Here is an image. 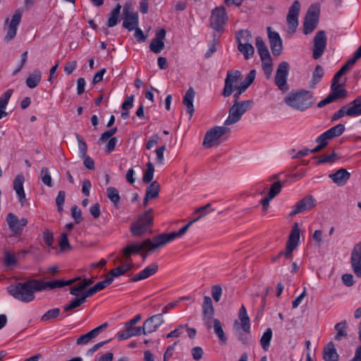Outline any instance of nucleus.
I'll return each instance as SVG.
<instances>
[{"label":"nucleus","instance_id":"obj_13","mask_svg":"<svg viewBox=\"0 0 361 361\" xmlns=\"http://www.w3.org/2000/svg\"><path fill=\"white\" fill-rule=\"evenodd\" d=\"M289 72V64L286 61L281 62L277 68L275 75V84L282 92H287L289 89L287 79Z\"/></svg>","mask_w":361,"mask_h":361},{"label":"nucleus","instance_id":"obj_17","mask_svg":"<svg viewBox=\"0 0 361 361\" xmlns=\"http://www.w3.org/2000/svg\"><path fill=\"white\" fill-rule=\"evenodd\" d=\"M241 76L240 71H228L226 73V78L224 81V87L222 92V95L224 97L231 96L235 90V84L238 81Z\"/></svg>","mask_w":361,"mask_h":361},{"label":"nucleus","instance_id":"obj_58","mask_svg":"<svg viewBox=\"0 0 361 361\" xmlns=\"http://www.w3.org/2000/svg\"><path fill=\"white\" fill-rule=\"evenodd\" d=\"M71 216L76 224L80 223L82 220V212L77 205H73L71 207Z\"/></svg>","mask_w":361,"mask_h":361},{"label":"nucleus","instance_id":"obj_62","mask_svg":"<svg viewBox=\"0 0 361 361\" xmlns=\"http://www.w3.org/2000/svg\"><path fill=\"white\" fill-rule=\"evenodd\" d=\"M43 239H44L45 244L47 246L51 247L54 243L53 233L48 229L44 230L43 231Z\"/></svg>","mask_w":361,"mask_h":361},{"label":"nucleus","instance_id":"obj_32","mask_svg":"<svg viewBox=\"0 0 361 361\" xmlns=\"http://www.w3.org/2000/svg\"><path fill=\"white\" fill-rule=\"evenodd\" d=\"M6 222L13 235H20V227L18 226V219L14 214L10 212L7 214Z\"/></svg>","mask_w":361,"mask_h":361},{"label":"nucleus","instance_id":"obj_27","mask_svg":"<svg viewBox=\"0 0 361 361\" xmlns=\"http://www.w3.org/2000/svg\"><path fill=\"white\" fill-rule=\"evenodd\" d=\"M159 269V266L157 263H152L145 267L144 269L140 271L138 274H135L132 279V282H136L140 280H144L149 276L155 274Z\"/></svg>","mask_w":361,"mask_h":361},{"label":"nucleus","instance_id":"obj_19","mask_svg":"<svg viewBox=\"0 0 361 361\" xmlns=\"http://www.w3.org/2000/svg\"><path fill=\"white\" fill-rule=\"evenodd\" d=\"M327 43L326 33L324 30L317 32L314 37L312 57L314 59H319L324 54Z\"/></svg>","mask_w":361,"mask_h":361},{"label":"nucleus","instance_id":"obj_60","mask_svg":"<svg viewBox=\"0 0 361 361\" xmlns=\"http://www.w3.org/2000/svg\"><path fill=\"white\" fill-rule=\"evenodd\" d=\"M222 295V288L219 285H214L212 287V295L215 302H219Z\"/></svg>","mask_w":361,"mask_h":361},{"label":"nucleus","instance_id":"obj_34","mask_svg":"<svg viewBox=\"0 0 361 361\" xmlns=\"http://www.w3.org/2000/svg\"><path fill=\"white\" fill-rule=\"evenodd\" d=\"M334 329L336 331V334L334 336V339L336 341H341L343 338H345L348 336L347 329H348V323L345 320H343L338 323H337L334 326Z\"/></svg>","mask_w":361,"mask_h":361},{"label":"nucleus","instance_id":"obj_57","mask_svg":"<svg viewBox=\"0 0 361 361\" xmlns=\"http://www.w3.org/2000/svg\"><path fill=\"white\" fill-rule=\"evenodd\" d=\"M59 246L61 251H65L71 248L70 243L68 242V235L66 233H63L60 235L59 238Z\"/></svg>","mask_w":361,"mask_h":361},{"label":"nucleus","instance_id":"obj_4","mask_svg":"<svg viewBox=\"0 0 361 361\" xmlns=\"http://www.w3.org/2000/svg\"><path fill=\"white\" fill-rule=\"evenodd\" d=\"M160 247L159 242L157 240V235H155L152 240L147 238L142 243L128 245L123 250V255L127 261L129 259V261L131 262L130 257L132 254H138L142 250L150 252Z\"/></svg>","mask_w":361,"mask_h":361},{"label":"nucleus","instance_id":"obj_48","mask_svg":"<svg viewBox=\"0 0 361 361\" xmlns=\"http://www.w3.org/2000/svg\"><path fill=\"white\" fill-rule=\"evenodd\" d=\"M345 126L343 124H337L336 126L331 128L328 130L326 131V134L329 137L330 139H332L335 137H338L343 133L345 131Z\"/></svg>","mask_w":361,"mask_h":361},{"label":"nucleus","instance_id":"obj_21","mask_svg":"<svg viewBox=\"0 0 361 361\" xmlns=\"http://www.w3.org/2000/svg\"><path fill=\"white\" fill-rule=\"evenodd\" d=\"M300 9V4L298 1H295L289 8L286 20L288 29L294 32L298 26V16Z\"/></svg>","mask_w":361,"mask_h":361},{"label":"nucleus","instance_id":"obj_2","mask_svg":"<svg viewBox=\"0 0 361 361\" xmlns=\"http://www.w3.org/2000/svg\"><path fill=\"white\" fill-rule=\"evenodd\" d=\"M154 224L153 209L146 210L137 216L130 227V231L133 236L140 237L147 233H151Z\"/></svg>","mask_w":361,"mask_h":361},{"label":"nucleus","instance_id":"obj_16","mask_svg":"<svg viewBox=\"0 0 361 361\" xmlns=\"http://www.w3.org/2000/svg\"><path fill=\"white\" fill-rule=\"evenodd\" d=\"M300 240V229L298 223H294L286 246V250L283 255L286 258L289 259L292 257L293 251L298 245Z\"/></svg>","mask_w":361,"mask_h":361},{"label":"nucleus","instance_id":"obj_37","mask_svg":"<svg viewBox=\"0 0 361 361\" xmlns=\"http://www.w3.org/2000/svg\"><path fill=\"white\" fill-rule=\"evenodd\" d=\"M324 74V68L322 66L317 65L312 73V78L310 82V87L314 88L315 85L322 80Z\"/></svg>","mask_w":361,"mask_h":361},{"label":"nucleus","instance_id":"obj_28","mask_svg":"<svg viewBox=\"0 0 361 361\" xmlns=\"http://www.w3.org/2000/svg\"><path fill=\"white\" fill-rule=\"evenodd\" d=\"M329 177L338 186L344 185L350 177V173L345 169H340L336 173L329 174Z\"/></svg>","mask_w":361,"mask_h":361},{"label":"nucleus","instance_id":"obj_43","mask_svg":"<svg viewBox=\"0 0 361 361\" xmlns=\"http://www.w3.org/2000/svg\"><path fill=\"white\" fill-rule=\"evenodd\" d=\"M238 49L243 54L246 60L252 57L255 53V49L252 44H238Z\"/></svg>","mask_w":361,"mask_h":361},{"label":"nucleus","instance_id":"obj_23","mask_svg":"<svg viewBox=\"0 0 361 361\" xmlns=\"http://www.w3.org/2000/svg\"><path fill=\"white\" fill-rule=\"evenodd\" d=\"M267 33L273 55L279 56L283 48L282 40L279 34L275 31H272L271 27H267Z\"/></svg>","mask_w":361,"mask_h":361},{"label":"nucleus","instance_id":"obj_42","mask_svg":"<svg viewBox=\"0 0 361 361\" xmlns=\"http://www.w3.org/2000/svg\"><path fill=\"white\" fill-rule=\"evenodd\" d=\"M106 195L116 207H118L121 197L118 190L114 187H109L106 189Z\"/></svg>","mask_w":361,"mask_h":361},{"label":"nucleus","instance_id":"obj_44","mask_svg":"<svg viewBox=\"0 0 361 361\" xmlns=\"http://www.w3.org/2000/svg\"><path fill=\"white\" fill-rule=\"evenodd\" d=\"M345 116L353 117V113H352V111L350 109L349 104H348V106H342L339 110L336 111L331 117V121H336Z\"/></svg>","mask_w":361,"mask_h":361},{"label":"nucleus","instance_id":"obj_3","mask_svg":"<svg viewBox=\"0 0 361 361\" xmlns=\"http://www.w3.org/2000/svg\"><path fill=\"white\" fill-rule=\"evenodd\" d=\"M285 102L289 106L303 111L312 106L314 101L312 94L306 90H301L296 93H291L285 98Z\"/></svg>","mask_w":361,"mask_h":361},{"label":"nucleus","instance_id":"obj_51","mask_svg":"<svg viewBox=\"0 0 361 361\" xmlns=\"http://www.w3.org/2000/svg\"><path fill=\"white\" fill-rule=\"evenodd\" d=\"M84 302L85 301L83 300L80 295L79 297H75L71 300L69 304L64 307V311H71L78 307H80Z\"/></svg>","mask_w":361,"mask_h":361},{"label":"nucleus","instance_id":"obj_5","mask_svg":"<svg viewBox=\"0 0 361 361\" xmlns=\"http://www.w3.org/2000/svg\"><path fill=\"white\" fill-rule=\"evenodd\" d=\"M253 104L252 100L238 101L233 100V105L228 111V116L224 122L225 126H231L238 122L243 115L250 110Z\"/></svg>","mask_w":361,"mask_h":361},{"label":"nucleus","instance_id":"obj_26","mask_svg":"<svg viewBox=\"0 0 361 361\" xmlns=\"http://www.w3.org/2000/svg\"><path fill=\"white\" fill-rule=\"evenodd\" d=\"M108 323L105 322L100 326L94 328L88 333L80 336L76 341L78 345L87 344L92 339L94 338L100 332L104 331L108 326Z\"/></svg>","mask_w":361,"mask_h":361},{"label":"nucleus","instance_id":"obj_38","mask_svg":"<svg viewBox=\"0 0 361 361\" xmlns=\"http://www.w3.org/2000/svg\"><path fill=\"white\" fill-rule=\"evenodd\" d=\"M38 280L39 286L42 287V290L64 287L63 280H54L50 281H44L40 279Z\"/></svg>","mask_w":361,"mask_h":361},{"label":"nucleus","instance_id":"obj_29","mask_svg":"<svg viewBox=\"0 0 361 361\" xmlns=\"http://www.w3.org/2000/svg\"><path fill=\"white\" fill-rule=\"evenodd\" d=\"M24 180L25 178L22 173L17 175L13 180V189L15 190L19 201L22 204L25 200V193L23 188Z\"/></svg>","mask_w":361,"mask_h":361},{"label":"nucleus","instance_id":"obj_14","mask_svg":"<svg viewBox=\"0 0 361 361\" xmlns=\"http://www.w3.org/2000/svg\"><path fill=\"white\" fill-rule=\"evenodd\" d=\"M203 215H201V216H199L198 217H197L196 219L192 220V221H190L186 225H185L184 226H183L182 228H180L179 229L178 231L177 232H172V233H161L159 235H157V240H159V245L161 246H164V245H166V243L173 240L174 239H176V238H179V237H181L183 236L186 232L188 230V228L196 221H197L198 220H200L202 216Z\"/></svg>","mask_w":361,"mask_h":361},{"label":"nucleus","instance_id":"obj_18","mask_svg":"<svg viewBox=\"0 0 361 361\" xmlns=\"http://www.w3.org/2000/svg\"><path fill=\"white\" fill-rule=\"evenodd\" d=\"M164 323V317L162 314H154L147 319H146L142 326H138L141 329V334H148L155 332L158 328Z\"/></svg>","mask_w":361,"mask_h":361},{"label":"nucleus","instance_id":"obj_7","mask_svg":"<svg viewBox=\"0 0 361 361\" xmlns=\"http://www.w3.org/2000/svg\"><path fill=\"white\" fill-rule=\"evenodd\" d=\"M319 6L312 4L310 6L305 17L303 23V32L308 35L317 27L319 17Z\"/></svg>","mask_w":361,"mask_h":361},{"label":"nucleus","instance_id":"obj_22","mask_svg":"<svg viewBox=\"0 0 361 361\" xmlns=\"http://www.w3.org/2000/svg\"><path fill=\"white\" fill-rule=\"evenodd\" d=\"M350 264L355 274L361 278V242L356 243L353 248Z\"/></svg>","mask_w":361,"mask_h":361},{"label":"nucleus","instance_id":"obj_63","mask_svg":"<svg viewBox=\"0 0 361 361\" xmlns=\"http://www.w3.org/2000/svg\"><path fill=\"white\" fill-rule=\"evenodd\" d=\"M255 76L256 71L254 69L251 70L245 77L244 81L242 82L241 83L249 87L250 85L254 82Z\"/></svg>","mask_w":361,"mask_h":361},{"label":"nucleus","instance_id":"obj_35","mask_svg":"<svg viewBox=\"0 0 361 361\" xmlns=\"http://www.w3.org/2000/svg\"><path fill=\"white\" fill-rule=\"evenodd\" d=\"M121 6L118 4L110 12L109 14V18L107 20V26L109 27H112L116 25L119 20L120 13H121Z\"/></svg>","mask_w":361,"mask_h":361},{"label":"nucleus","instance_id":"obj_31","mask_svg":"<svg viewBox=\"0 0 361 361\" xmlns=\"http://www.w3.org/2000/svg\"><path fill=\"white\" fill-rule=\"evenodd\" d=\"M323 358L325 361H338L339 355L337 353L334 343L330 341L324 348Z\"/></svg>","mask_w":361,"mask_h":361},{"label":"nucleus","instance_id":"obj_30","mask_svg":"<svg viewBox=\"0 0 361 361\" xmlns=\"http://www.w3.org/2000/svg\"><path fill=\"white\" fill-rule=\"evenodd\" d=\"M195 95V92L194 89L190 87L187 90L185 96L183 97V103L187 107V111L190 115V118L192 116L193 113L195 111V108L193 105V100Z\"/></svg>","mask_w":361,"mask_h":361},{"label":"nucleus","instance_id":"obj_40","mask_svg":"<svg viewBox=\"0 0 361 361\" xmlns=\"http://www.w3.org/2000/svg\"><path fill=\"white\" fill-rule=\"evenodd\" d=\"M213 324L214 333L218 336L219 341L222 343H226L227 338L224 334L221 322L218 319H214L213 320Z\"/></svg>","mask_w":361,"mask_h":361},{"label":"nucleus","instance_id":"obj_12","mask_svg":"<svg viewBox=\"0 0 361 361\" xmlns=\"http://www.w3.org/2000/svg\"><path fill=\"white\" fill-rule=\"evenodd\" d=\"M21 18L22 13L20 10H17L13 15L11 21L8 18L5 20L4 27L6 30V35L4 37L6 42H10L15 38Z\"/></svg>","mask_w":361,"mask_h":361},{"label":"nucleus","instance_id":"obj_24","mask_svg":"<svg viewBox=\"0 0 361 361\" xmlns=\"http://www.w3.org/2000/svg\"><path fill=\"white\" fill-rule=\"evenodd\" d=\"M238 319L240 321V323H239L238 320H235L234 322V327L237 331H238L240 326L245 333L249 334L250 332V320L247 316L245 307L243 305L239 310Z\"/></svg>","mask_w":361,"mask_h":361},{"label":"nucleus","instance_id":"obj_47","mask_svg":"<svg viewBox=\"0 0 361 361\" xmlns=\"http://www.w3.org/2000/svg\"><path fill=\"white\" fill-rule=\"evenodd\" d=\"M353 117L361 115V94L349 103Z\"/></svg>","mask_w":361,"mask_h":361},{"label":"nucleus","instance_id":"obj_11","mask_svg":"<svg viewBox=\"0 0 361 361\" xmlns=\"http://www.w3.org/2000/svg\"><path fill=\"white\" fill-rule=\"evenodd\" d=\"M142 319L140 314H137L134 318L125 323V330L118 332L116 336L118 341L126 340L130 337L141 335V329L134 327L135 324L139 322Z\"/></svg>","mask_w":361,"mask_h":361},{"label":"nucleus","instance_id":"obj_49","mask_svg":"<svg viewBox=\"0 0 361 361\" xmlns=\"http://www.w3.org/2000/svg\"><path fill=\"white\" fill-rule=\"evenodd\" d=\"M282 187L283 183L281 181L278 180L274 182L273 184L271 185L267 197H268L271 200L274 199L281 192Z\"/></svg>","mask_w":361,"mask_h":361},{"label":"nucleus","instance_id":"obj_20","mask_svg":"<svg viewBox=\"0 0 361 361\" xmlns=\"http://www.w3.org/2000/svg\"><path fill=\"white\" fill-rule=\"evenodd\" d=\"M315 207V199L312 195H308L298 201L293 207V209L289 214L290 216H295L299 213H302L310 210Z\"/></svg>","mask_w":361,"mask_h":361},{"label":"nucleus","instance_id":"obj_50","mask_svg":"<svg viewBox=\"0 0 361 361\" xmlns=\"http://www.w3.org/2000/svg\"><path fill=\"white\" fill-rule=\"evenodd\" d=\"M154 166L153 164L149 161L147 164V169L143 175L142 181L145 183L152 182L154 178Z\"/></svg>","mask_w":361,"mask_h":361},{"label":"nucleus","instance_id":"obj_10","mask_svg":"<svg viewBox=\"0 0 361 361\" xmlns=\"http://www.w3.org/2000/svg\"><path fill=\"white\" fill-rule=\"evenodd\" d=\"M230 128L226 126H215L212 128L204 135L203 146L206 148H212L217 144L218 140L224 134L228 133Z\"/></svg>","mask_w":361,"mask_h":361},{"label":"nucleus","instance_id":"obj_39","mask_svg":"<svg viewBox=\"0 0 361 361\" xmlns=\"http://www.w3.org/2000/svg\"><path fill=\"white\" fill-rule=\"evenodd\" d=\"M203 316L211 317H213L214 310L212 304V300L209 296L204 297V302L202 305Z\"/></svg>","mask_w":361,"mask_h":361},{"label":"nucleus","instance_id":"obj_64","mask_svg":"<svg viewBox=\"0 0 361 361\" xmlns=\"http://www.w3.org/2000/svg\"><path fill=\"white\" fill-rule=\"evenodd\" d=\"M125 274V270H123V268L119 266L116 268L111 269L109 273L107 274L108 278H111L114 279V277H118L122 276Z\"/></svg>","mask_w":361,"mask_h":361},{"label":"nucleus","instance_id":"obj_36","mask_svg":"<svg viewBox=\"0 0 361 361\" xmlns=\"http://www.w3.org/2000/svg\"><path fill=\"white\" fill-rule=\"evenodd\" d=\"M235 37L238 44H247L252 43V36L247 30H242L236 32Z\"/></svg>","mask_w":361,"mask_h":361},{"label":"nucleus","instance_id":"obj_6","mask_svg":"<svg viewBox=\"0 0 361 361\" xmlns=\"http://www.w3.org/2000/svg\"><path fill=\"white\" fill-rule=\"evenodd\" d=\"M256 47L262 61V66L267 78H269L272 71V59L268 48L261 37L256 38Z\"/></svg>","mask_w":361,"mask_h":361},{"label":"nucleus","instance_id":"obj_8","mask_svg":"<svg viewBox=\"0 0 361 361\" xmlns=\"http://www.w3.org/2000/svg\"><path fill=\"white\" fill-rule=\"evenodd\" d=\"M331 90V93L324 99L317 104L318 108H322L328 104L339 99H345L348 96V92L343 87V85L338 84V82L332 80Z\"/></svg>","mask_w":361,"mask_h":361},{"label":"nucleus","instance_id":"obj_45","mask_svg":"<svg viewBox=\"0 0 361 361\" xmlns=\"http://www.w3.org/2000/svg\"><path fill=\"white\" fill-rule=\"evenodd\" d=\"M271 338L272 330L270 328H268L260 338V344L264 350L267 351L269 350Z\"/></svg>","mask_w":361,"mask_h":361},{"label":"nucleus","instance_id":"obj_41","mask_svg":"<svg viewBox=\"0 0 361 361\" xmlns=\"http://www.w3.org/2000/svg\"><path fill=\"white\" fill-rule=\"evenodd\" d=\"M160 191V185L157 181H152L146 189L145 195L152 199L157 198L159 197Z\"/></svg>","mask_w":361,"mask_h":361},{"label":"nucleus","instance_id":"obj_55","mask_svg":"<svg viewBox=\"0 0 361 361\" xmlns=\"http://www.w3.org/2000/svg\"><path fill=\"white\" fill-rule=\"evenodd\" d=\"M76 139L78 142V149H79L80 156L85 157V155H86V153L87 151V147L86 142L84 141L83 138L78 134H76Z\"/></svg>","mask_w":361,"mask_h":361},{"label":"nucleus","instance_id":"obj_9","mask_svg":"<svg viewBox=\"0 0 361 361\" xmlns=\"http://www.w3.org/2000/svg\"><path fill=\"white\" fill-rule=\"evenodd\" d=\"M123 27L128 31L133 30L138 25V14L135 12L131 3L126 2L122 13Z\"/></svg>","mask_w":361,"mask_h":361},{"label":"nucleus","instance_id":"obj_25","mask_svg":"<svg viewBox=\"0 0 361 361\" xmlns=\"http://www.w3.org/2000/svg\"><path fill=\"white\" fill-rule=\"evenodd\" d=\"M166 30L164 28H161L156 32L155 38L152 39L149 49L152 51L155 54H159L164 47V39L166 37Z\"/></svg>","mask_w":361,"mask_h":361},{"label":"nucleus","instance_id":"obj_53","mask_svg":"<svg viewBox=\"0 0 361 361\" xmlns=\"http://www.w3.org/2000/svg\"><path fill=\"white\" fill-rule=\"evenodd\" d=\"M13 93V89L7 90L0 97V107L6 108L10 98Z\"/></svg>","mask_w":361,"mask_h":361},{"label":"nucleus","instance_id":"obj_59","mask_svg":"<svg viewBox=\"0 0 361 361\" xmlns=\"http://www.w3.org/2000/svg\"><path fill=\"white\" fill-rule=\"evenodd\" d=\"M65 196L66 192L63 190H60L58 193V195L56 198V204L57 205V209L59 212H61L63 211V205L65 202Z\"/></svg>","mask_w":361,"mask_h":361},{"label":"nucleus","instance_id":"obj_33","mask_svg":"<svg viewBox=\"0 0 361 361\" xmlns=\"http://www.w3.org/2000/svg\"><path fill=\"white\" fill-rule=\"evenodd\" d=\"M41 78H42V73H41L40 70L35 69L27 78L25 83L29 88L33 89L39 85V83L41 81Z\"/></svg>","mask_w":361,"mask_h":361},{"label":"nucleus","instance_id":"obj_15","mask_svg":"<svg viewBox=\"0 0 361 361\" xmlns=\"http://www.w3.org/2000/svg\"><path fill=\"white\" fill-rule=\"evenodd\" d=\"M227 20L225 7L223 6L216 7L212 11L210 25L216 31H220Z\"/></svg>","mask_w":361,"mask_h":361},{"label":"nucleus","instance_id":"obj_54","mask_svg":"<svg viewBox=\"0 0 361 361\" xmlns=\"http://www.w3.org/2000/svg\"><path fill=\"white\" fill-rule=\"evenodd\" d=\"M113 282V279L108 278L106 276V279L102 281L97 283L94 286H92L94 291L96 293L103 290L107 286L110 285Z\"/></svg>","mask_w":361,"mask_h":361},{"label":"nucleus","instance_id":"obj_61","mask_svg":"<svg viewBox=\"0 0 361 361\" xmlns=\"http://www.w3.org/2000/svg\"><path fill=\"white\" fill-rule=\"evenodd\" d=\"M187 327V325H179L176 329L169 332L166 336V338H170L173 337H179L183 333V329Z\"/></svg>","mask_w":361,"mask_h":361},{"label":"nucleus","instance_id":"obj_46","mask_svg":"<svg viewBox=\"0 0 361 361\" xmlns=\"http://www.w3.org/2000/svg\"><path fill=\"white\" fill-rule=\"evenodd\" d=\"M61 313V310L58 307L51 309L46 312L42 317H41V321L47 322H51L57 317H59Z\"/></svg>","mask_w":361,"mask_h":361},{"label":"nucleus","instance_id":"obj_52","mask_svg":"<svg viewBox=\"0 0 361 361\" xmlns=\"http://www.w3.org/2000/svg\"><path fill=\"white\" fill-rule=\"evenodd\" d=\"M41 179L44 185L49 187H51L53 185L49 171L47 167H43L41 169Z\"/></svg>","mask_w":361,"mask_h":361},{"label":"nucleus","instance_id":"obj_56","mask_svg":"<svg viewBox=\"0 0 361 361\" xmlns=\"http://www.w3.org/2000/svg\"><path fill=\"white\" fill-rule=\"evenodd\" d=\"M4 263L5 267H10L16 264L17 259L14 255H11L9 252H6L4 254Z\"/></svg>","mask_w":361,"mask_h":361},{"label":"nucleus","instance_id":"obj_1","mask_svg":"<svg viewBox=\"0 0 361 361\" xmlns=\"http://www.w3.org/2000/svg\"><path fill=\"white\" fill-rule=\"evenodd\" d=\"M6 290L15 299L27 303L35 300L36 292L42 291V287L39 286L38 279H29L11 284Z\"/></svg>","mask_w":361,"mask_h":361}]
</instances>
